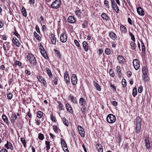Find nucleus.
Returning a JSON list of instances; mask_svg holds the SVG:
<instances>
[{
	"label": "nucleus",
	"mask_w": 152,
	"mask_h": 152,
	"mask_svg": "<svg viewBox=\"0 0 152 152\" xmlns=\"http://www.w3.org/2000/svg\"><path fill=\"white\" fill-rule=\"evenodd\" d=\"M142 119L139 117H137L135 121L136 125L135 132L136 133H138L141 131Z\"/></svg>",
	"instance_id": "nucleus-1"
},
{
	"label": "nucleus",
	"mask_w": 152,
	"mask_h": 152,
	"mask_svg": "<svg viewBox=\"0 0 152 152\" xmlns=\"http://www.w3.org/2000/svg\"><path fill=\"white\" fill-rule=\"evenodd\" d=\"M27 59L31 64L33 65H36L37 62L35 56L32 54L29 53L27 56Z\"/></svg>",
	"instance_id": "nucleus-2"
},
{
	"label": "nucleus",
	"mask_w": 152,
	"mask_h": 152,
	"mask_svg": "<svg viewBox=\"0 0 152 152\" xmlns=\"http://www.w3.org/2000/svg\"><path fill=\"white\" fill-rule=\"evenodd\" d=\"M107 120L109 123H113L116 120L115 116L113 114H109L107 116Z\"/></svg>",
	"instance_id": "nucleus-3"
},
{
	"label": "nucleus",
	"mask_w": 152,
	"mask_h": 152,
	"mask_svg": "<svg viewBox=\"0 0 152 152\" xmlns=\"http://www.w3.org/2000/svg\"><path fill=\"white\" fill-rule=\"evenodd\" d=\"M60 0H56L50 5L51 7L54 9H57L59 7L60 4Z\"/></svg>",
	"instance_id": "nucleus-4"
},
{
	"label": "nucleus",
	"mask_w": 152,
	"mask_h": 152,
	"mask_svg": "<svg viewBox=\"0 0 152 152\" xmlns=\"http://www.w3.org/2000/svg\"><path fill=\"white\" fill-rule=\"evenodd\" d=\"M60 41L61 42L64 43L67 40V37L65 33H64L61 34L60 36Z\"/></svg>",
	"instance_id": "nucleus-5"
},
{
	"label": "nucleus",
	"mask_w": 152,
	"mask_h": 152,
	"mask_svg": "<svg viewBox=\"0 0 152 152\" xmlns=\"http://www.w3.org/2000/svg\"><path fill=\"white\" fill-rule=\"evenodd\" d=\"M117 59L119 63L121 65L124 64L125 62V58L122 56L119 55L117 57Z\"/></svg>",
	"instance_id": "nucleus-6"
},
{
	"label": "nucleus",
	"mask_w": 152,
	"mask_h": 152,
	"mask_svg": "<svg viewBox=\"0 0 152 152\" xmlns=\"http://www.w3.org/2000/svg\"><path fill=\"white\" fill-rule=\"evenodd\" d=\"M133 66L135 69L137 70L140 67V64L137 59H135L133 61Z\"/></svg>",
	"instance_id": "nucleus-7"
},
{
	"label": "nucleus",
	"mask_w": 152,
	"mask_h": 152,
	"mask_svg": "<svg viewBox=\"0 0 152 152\" xmlns=\"http://www.w3.org/2000/svg\"><path fill=\"white\" fill-rule=\"evenodd\" d=\"M78 130L81 136L84 137L85 136V132L83 128L81 126H78Z\"/></svg>",
	"instance_id": "nucleus-8"
},
{
	"label": "nucleus",
	"mask_w": 152,
	"mask_h": 152,
	"mask_svg": "<svg viewBox=\"0 0 152 152\" xmlns=\"http://www.w3.org/2000/svg\"><path fill=\"white\" fill-rule=\"evenodd\" d=\"M71 81L73 85H76L77 83V78L76 75L73 74L71 77Z\"/></svg>",
	"instance_id": "nucleus-9"
},
{
	"label": "nucleus",
	"mask_w": 152,
	"mask_h": 152,
	"mask_svg": "<svg viewBox=\"0 0 152 152\" xmlns=\"http://www.w3.org/2000/svg\"><path fill=\"white\" fill-rule=\"evenodd\" d=\"M49 37L52 44L56 45V38L55 35L51 33Z\"/></svg>",
	"instance_id": "nucleus-10"
},
{
	"label": "nucleus",
	"mask_w": 152,
	"mask_h": 152,
	"mask_svg": "<svg viewBox=\"0 0 152 152\" xmlns=\"http://www.w3.org/2000/svg\"><path fill=\"white\" fill-rule=\"evenodd\" d=\"M64 79L66 83L68 84L70 83V79L68 72L66 71L64 74Z\"/></svg>",
	"instance_id": "nucleus-11"
},
{
	"label": "nucleus",
	"mask_w": 152,
	"mask_h": 152,
	"mask_svg": "<svg viewBox=\"0 0 152 152\" xmlns=\"http://www.w3.org/2000/svg\"><path fill=\"white\" fill-rule=\"evenodd\" d=\"M61 140L62 147H64V150L68 152L67 145L65 140L62 138L61 139Z\"/></svg>",
	"instance_id": "nucleus-12"
},
{
	"label": "nucleus",
	"mask_w": 152,
	"mask_h": 152,
	"mask_svg": "<svg viewBox=\"0 0 152 152\" xmlns=\"http://www.w3.org/2000/svg\"><path fill=\"white\" fill-rule=\"evenodd\" d=\"M68 21L71 23H74L76 21V18L73 16H70L67 19Z\"/></svg>",
	"instance_id": "nucleus-13"
},
{
	"label": "nucleus",
	"mask_w": 152,
	"mask_h": 152,
	"mask_svg": "<svg viewBox=\"0 0 152 152\" xmlns=\"http://www.w3.org/2000/svg\"><path fill=\"white\" fill-rule=\"evenodd\" d=\"M17 115L15 113L12 114L10 117V119L12 123H14L15 120L17 119Z\"/></svg>",
	"instance_id": "nucleus-14"
},
{
	"label": "nucleus",
	"mask_w": 152,
	"mask_h": 152,
	"mask_svg": "<svg viewBox=\"0 0 152 152\" xmlns=\"http://www.w3.org/2000/svg\"><path fill=\"white\" fill-rule=\"evenodd\" d=\"M12 41L13 42L15 45L17 47H19L20 45V43L18 40L15 37H13L12 39Z\"/></svg>",
	"instance_id": "nucleus-15"
},
{
	"label": "nucleus",
	"mask_w": 152,
	"mask_h": 152,
	"mask_svg": "<svg viewBox=\"0 0 152 152\" xmlns=\"http://www.w3.org/2000/svg\"><path fill=\"white\" fill-rule=\"evenodd\" d=\"M137 12L138 14L141 15L143 16L144 15V12L142 10L141 7H139L137 8Z\"/></svg>",
	"instance_id": "nucleus-16"
},
{
	"label": "nucleus",
	"mask_w": 152,
	"mask_h": 152,
	"mask_svg": "<svg viewBox=\"0 0 152 152\" xmlns=\"http://www.w3.org/2000/svg\"><path fill=\"white\" fill-rule=\"evenodd\" d=\"M145 144L147 149H149L150 147V143L148 138L145 139Z\"/></svg>",
	"instance_id": "nucleus-17"
},
{
	"label": "nucleus",
	"mask_w": 152,
	"mask_h": 152,
	"mask_svg": "<svg viewBox=\"0 0 152 152\" xmlns=\"http://www.w3.org/2000/svg\"><path fill=\"white\" fill-rule=\"evenodd\" d=\"M109 36L110 38L114 40L116 39L117 37L116 34L114 32H111L110 33Z\"/></svg>",
	"instance_id": "nucleus-18"
},
{
	"label": "nucleus",
	"mask_w": 152,
	"mask_h": 152,
	"mask_svg": "<svg viewBox=\"0 0 152 152\" xmlns=\"http://www.w3.org/2000/svg\"><path fill=\"white\" fill-rule=\"evenodd\" d=\"M66 107L68 111H69L71 113H72L73 112V111L72 108L69 104L67 103L66 104Z\"/></svg>",
	"instance_id": "nucleus-19"
},
{
	"label": "nucleus",
	"mask_w": 152,
	"mask_h": 152,
	"mask_svg": "<svg viewBox=\"0 0 152 152\" xmlns=\"http://www.w3.org/2000/svg\"><path fill=\"white\" fill-rule=\"evenodd\" d=\"M83 48L85 50L87 51L88 49V44L87 43L86 41H84L83 42Z\"/></svg>",
	"instance_id": "nucleus-20"
},
{
	"label": "nucleus",
	"mask_w": 152,
	"mask_h": 152,
	"mask_svg": "<svg viewBox=\"0 0 152 152\" xmlns=\"http://www.w3.org/2000/svg\"><path fill=\"white\" fill-rule=\"evenodd\" d=\"M116 69L117 72L118 74L119 77H121L122 75V74L121 73L120 67L119 66H117L116 67Z\"/></svg>",
	"instance_id": "nucleus-21"
},
{
	"label": "nucleus",
	"mask_w": 152,
	"mask_h": 152,
	"mask_svg": "<svg viewBox=\"0 0 152 152\" xmlns=\"http://www.w3.org/2000/svg\"><path fill=\"white\" fill-rule=\"evenodd\" d=\"M2 118L6 124H8L9 123V121L7 117L5 115H2Z\"/></svg>",
	"instance_id": "nucleus-22"
},
{
	"label": "nucleus",
	"mask_w": 152,
	"mask_h": 152,
	"mask_svg": "<svg viewBox=\"0 0 152 152\" xmlns=\"http://www.w3.org/2000/svg\"><path fill=\"white\" fill-rule=\"evenodd\" d=\"M79 103L81 104L82 105L85 106L86 104V102L85 101L84 99L82 97L80 98L79 100Z\"/></svg>",
	"instance_id": "nucleus-23"
},
{
	"label": "nucleus",
	"mask_w": 152,
	"mask_h": 152,
	"mask_svg": "<svg viewBox=\"0 0 152 152\" xmlns=\"http://www.w3.org/2000/svg\"><path fill=\"white\" fill-rule=\"evenodd\" d=\"M40 52L41 53L42 55V56L44 57L45 58H48V56L47 54L45 52V51L44 50H40Z\"/></svg>",
	"instance_id": "nucleus-24"
},
{
	"label": "nucleus",
	"mask_w": 152,
	"mask_h": 152,
	"mask_svg": "<svg viewBox=\"0 0 152 152\" xmlns=\"http://www.w3.org/2000/svg\"><path fill=\"white\" fill-rule=\"evenodd\" d=\"M46 72L47 74L50 77H52V74L50 69L48 68H46Z\"/></svg>",
	"instance_id": "nucleus-25"
},
{
	"label": "nucleus",
	"mask_w": 152,
	"mask_h": 152,
	"mask_svg": "<svg viewBox=\"0 0 152 152\" xmlns=\"http://www.w3.org/2000/svg\"><path fill=\"white\" fill-rule=\"evenodd\" d=\"M75 14L78 17H80L82 13L81 10H79L75 11Z\"/></svg>",
	"instance_id": "nucleus-26"
},
{
	"label": "nucleus",
	"mask_w": 152,
	"mask_h": 152,
	"mask_svg": "<svg viewBox=\"0 0 152 152\" xmlns=\"http://www.w3.org/2000/svg\"><path fill=\"white\" fill-rule=\"evenodd\" d=\"M62 119L64 124L66 126H68L69 125L68 121L65 117H64L62 118Z\"/></svg>",
	"instance_id": "nucleus-27"
},
{
	"label": "nucleus",
	"mask_w": 152,
	"mask_h": 152,
	"mask_svg": "<svg viewBox=\"0 0 152 152\" xmlns=\"http://www.w3.org/2000/svg\"><path fill=\"white\" fill-rule=\"evenodd\" d=\"M142 72L143 75H146L148 72V69L145 67H143L142 68Z\"/></svg>",
	"instance_id": "nucleus-28"
},
{
	"label": "nucleus",
	"mask_w": 152,
	"mask_h": 152,
	"mask_svg": "<svg viewBox=\"0 0 152 152\" xmlns=\"http://www.w3.org/2000/svg\"><path fill=\"white\" fill-rule=\"evenodd\" d=\"M9 144H10V149H13V147L12 145V144L10 142H9L8 141H7V143L5 145V147L7 148V149H9Z\"/></svg>",
	"instance_id": "nucleus-29"
},
{
	"label": "nucleus",
	"mask_w": 152,
	"mask_h": 152,
	"mask_svg": "<svg viewBox=\"0 0 152 152\" xmlns=\"http://www.w3.org/2000/svg\"><path fill=\"white\" fill-rule=\"evenodd\" d=\"M37 114V117L39 118H41L43 115L42 112L40 111H38Z\"/></svg>",
	"instance_id": "nucleus-30"
},
{
	"label": "nucleus",
	"mask_w": 152,
	"mask_h": 152,
	"mask_svg": "<svg viewBox=\"0 0 152 152\" xmlns=\"http://www.w3.org/2000/svg\"><path fill=\"white\" fill-rule=\"evenodd\" d=\"M34 35L36 38L38 40H41V39L40 36L36 32H34Z\"/></svg>",
	"instance_id": "nucleus-31"
},
{
	"label": "nucleus",
	"mask_w": 152,
	"mask_h": 152,
	"mask_svg": "<svg viewBox=\"0 0 152 152\" xmlns=\"http://www.w3.org/2000/svg\"><path fill=\"white\" fill-rule=\"evenodd\" d=\"M137 89L134 87L133 88L132 91V95L134 97L137 95Z\"/></svg>",
	"instance_id": "nucleus-32"
},
{
	"label": "nucleus",
	"mask_w": 152,
	"mask_h": 152,
	"mask_svg": "<svg viewBox=\"0 0 152 152\" xmlns=\"http://www.w3.org/2000/svg\"><path fill=\"white\" fill-rule=\"evenodd\" d=\"M22 12L23 14V15L26 17L27 16V13L26 10L24 7H22Z\"/></svg>",
	"instance_id": "nucleus-33"
},
{
	"label": "nucleus",
	"mask_w": 152,
	"mask_h": 152,
	"mask_svg": "<svg viewBox=\"0 0 152 152\" xmlns=\"http://www.w3.org/2000/svg\"><path fill=\"white\" fill-rule=\"evenodd\" d=\"M120 28L121 31L125 32L126 31V27L123 25H121Z\"/></svg>",
	"instance_id": "nucleus-34"
},
{
	"label": "nucleus",
	"mask_w": 152,
	"mask_h": 152,
	"mask_svg": "<svg viewBox=\"0 0 152 152\" xmlns=\"http://www.w3.org/2000/svg\"><path fill=\"white\" fill-rule=\"evenodd\" d=\"M101 16L103 19L105 20H107L108 19V17L105 13L102 14Z\"/></svg>",
	"instance_id": "nucleus-35"
},
{
	"label": "nucleus",
	"mask_w": 152,
	"mask_h": 152,
	"mask_svg": "<svg viewBox=\"0 0 152 152\" xmlns=\"http://www.w3.org/2000/svg\"><path fill=\"white\" fill-rule=\"evenodd\" d=\"M94 86L96 87L97 90H98L99 91H101V88L100 86L98 85V84L96 82H94Z\"/></svg>",
	"instance_id": "nucleus-36"
},
{
	"label": "nucleus",
	"mask_w": 152,
	"mask_h": 152,
	"mask_svg": "<svg viewBox=\"0 0 152 152\" xmlns=\"http://www.w3.org/2000/svg\"><path fill=\"white\" fill-rule=\"evenodd\" d=\"M53 129L56 133H58V130L60 129L58 128L56 125H53Z\"/></svg>",
	"instance_id": "nucleus-37"
},
{
	"label": "nucleus",
	"mask_w": 152,
	"mask_h": 152,
	"mask_svg": "<svg viewBox=\"0 0 152 152\" xmlns=\"http://www.w3.org/2000/svg\"><path fill=\"white\" fill-rule=\"evenodd\" d=\"M45 144L46 145V150L47 151L50 148V142L49 141H45Z\"/></svg>",
	"instance_id": "nucleus-38"
},
{
	"label": "nucleus",
	"mask_w": 152,
	"mask_h": 152,
	"mask_svg": "<svg viewBox=\"0 0 152 152\" xmlns=\"http://www.w3.org/2000/svg\"><path fill=\"white\" fill-rule=\"evenodd\" d=\"M54 50L55 52V53L56 54L57 56L59 58H60L61 57V55L60 54V52L58 50L55 49H54Z\"/></svg>",
	"instance_id": "nucleus-39"
},
{
	"label": "nucleus",
	"mask_w": 152,
	"mask_h": 152,
	"mask_svg": "<svg viewBox=\"0 0 152 152\" xmlns=\"http://www.w3.org/2000/svg\"><path fill=\"white\" fill-rule=\"evenodd\" d=\"M74 43H75L76 45L80 49H81V47H80V44L78 41L75 39L74 40Z\"/></svg>",
	"instance_id": "nucleus-40"
},
{
	"label": "nucleus",
	"mask_w": 152,
	"mask_h": 152,
	"mask_svg": "<svg viewBox=\"0 0 152 152\" xmlns=\"http://www.w3.org/2000/svg\"><path fill=\"white\" fill-rule=\"evenodd\" d=\"M122 84L123 87H125L126 86V82L125 79H123L122 80Z\"/></svg>",
	"instance_id": "nucleus-41"
},
{
	"label": "nucleus",
	"mask_w": 152,
	"mask_h": 152,
	"mask_svg": "<svg viewBox=\"0 0 152 152\" xmlns=\"http://www.w3.org/2000/svg\"><path fill=\"white\" fill-rule=\"evenodd\" d=\"M130 45L131 47V48L135 50V43L134 42H132L130 44Z\"/></svg>",
	"instance_id": "nucleus-42"
},
{
	"label": "nucleus",
	"mask_w": 152,
	"mask_h": 152,
	"mask_svg": "<svg viewBox=\"0 0 152 152\" xmlns=\"http://www.w3.org/2000/svg\"><path fill=\"white\" fill-rule=\"evenodd\" d=\"M21 141L22 142L24 147L26 148V142L25 139L24 138H21Z\"/></svg>",
	"instance_id": "nucleus-43"
},
{
	"label": "nucleus",
	"mask_w": 152,
	"mask_h": 152,
	"mask_svg": "<svg viewBox=\"0 0 152 152\" xmlns=\"http://www.w3.org/2000/svg\"><path fill=\"white\" fill-rule=\"evenodd\" d=\"M38 138L41 140H42L44 138V135L41 133H39L38 135Z\"/></svg>",
	"instance_id": "nucleus-44"
},
{
	"label": "nucleus",
	"mask_w": 152,
	"mask_h": 152,
	"mask_svg": "<svg viewBox=\"0 0 152 152\" xmlns=\"http://www.w3.org/2000/svg\"><path fill=\"white\" fill-rule=\"evenodd\" d=\"M44 19L43 17L41 16L39 19V20L38 21L40 23L41 25L43 24L44 23Z\"/></svg>",
	"instance_id": "nucleus-45"
},
{
	"label": "nucleus",
	"mask_w": 152,
	"mask_h": 152,
	"mask_svg": "<svg viewBox=\"0 0 152 152\" xmlns=\"http://www.w3.org/2000/svg\"><path fill=\"white\" fill-rule=\"evenodd\" d=\"M113 8L116 11V13H118L119 12V9L117 5L114 6V8Z\"/></svg>",
	"instance_id": "nucleus-46"
},
{
	"label": "nucleus",
	"mask_w": 152,
	"mask_h": 152,
	"mask_svg": "<svg viewBox=\"0 0 152 152\" xmlns=\"http://www.w3.org/2000/svg\"><path fill=\"white\" fill-rule=\"evenodd\" d=\"M105 53L107 55H109L111 53V50L110 48H106L105 50Z\"/></svg>",
	"instance_id": "nucleus-47"
},
{
	"label": "nucleus",
	"mask_w": 152,
	"mask_h": 152,
	"mask_svg": "<svg viewBox=\"0 0 152 152\" xmlns=\"http://www.w3.org/2000/svg\"><path fill=\"white\" fill-rule=\"evenodd\" d=\"M129 35L131 37V39L134 42L135 41V39L134 35L130 32H129Z\"/></svg>",
	"instance_id": "nucleus-48"
},
{
	"label": "nucleus",
	"mask_w": 152,
	"mask_h": 152,
	"mask_svg": "<svg viewBox=\"0 0 152 152\" xmlns=\"http://www.w3.org/2000/svg\"><path fill=\"white\" fill-rule=\"evenodd\" d=\"M86 108L85 106H83L81 108V111L83 114H84L86 112Z\"/></svg>",
	"instance_id": "nucleus-49"
},
{
	"label": "nucleus",
	"mask_w": 152,
	"mask_h": 152,
	"mask_svg": "<svg viewBox=\"0 0 152 152\" xmlns=\"http://www.w3.org/2000/svg\"><path fill=\"white\" fill-rule=\"evenodd\" d=\"M37 78L39 81L41 82H42L44 79L42 78V77L40 75L38 76H37Z\"/></svg>",
	"instance_id": "nucleus-50"
},
{
	"label": "nucleus",
	"mask_w": 152,
	"mask_h": 152,
	"mask_svg": "<svg viewBox=\"0 0 152 152\" xmlns=\"http://www.w3.org/2000/svg\"><path fill=\"white\" fill-rule=\"evenodd\" d=\"M13 34L15 35L18 38H20V35L18 33L16 29H15V31L13 32Z\"/></svg>",
	"instance_id": "nucleus-51"
},
{
	"label": "nucleus",
	"mask_w": 152,
	"mask_h": 152,
	"mask_svg": "<svg viewBox=\"0 0 152 152\" xmlns=\"http://www.w3.org/2000/svg\"><path fill=\"white\" fill-rule=\"evenodd\" d=\"M50 118L51 120L53 121V122H56V118L53 115V114H52L51 115V117H50Z\"/></svg>",
	"instance_id": "nucleus-52"
},
{
	"label": "nucleus",
	"mask_w": 152,
	"mask_h": 152,
	"mask_svg": "<svg viewBox=\"0 0 152 152\" xmlns=\"http://www.w3.org/2000/svg\"><path fill=\"white\" fill-rule=\"evenodd\" d=\"M109 73L111 76L112 77H113L114 76V73L112 69H111L110 70Z\"/></svg>",
	"instance_id": "nucleus-53"
},
{
	"label": "nucleus",
	"mask_w": 152,
	"mask_h": 152,
	"mask_svg": "<svg viewBox=\"0 0 152 152\" xmlns=\"http://www.w3.org/2000/svg\"><path fill=\"white\" fill-rule=\"evenodd\" d=\"M104 4L106 5V6H107V7L108 9L109 8V4L108 1L106 0H105L104 2Z\"/></svg>",
	"instance_id": "nucleus-54"
},
{
	"label": "nucleus",
	"mask_w": 152,
	"mask_h": 152,
	"mask_svg": "<svg viewBox=\"0 0 152 152\" xmlns=\"http://www.w3.org/2000/svg\"><path fill=\"white\" fill-rule=\"evenodd\" d=\"M58 107L61 110L62 109L63 107V104L60 101H58Z\"/></svg>",
	"instance_id": "nucleus-55"
},
{
	"label": "nucleus",
	"mask_w": 152,
	"mask_h": 152,
	"mask_svg": "<svg viewBox=\"0 0 152 152\" xmlns=\"http://www.w3.org/2000/svg\"><path fill=\"white\" fill-rule=\"evenodd\" d=\"M14 64H15V65L17 66V65H18L19 66H20L22 65L21 63L20 62V61H16L15 62Z\"/></svg>",
	"instance_id": "nucleus-56"
},
{
	"label": "nucleus",
	"mask_w": 152,
	"mask_h": 152,
	"mask_svg": "<svg viewBox=\"0 0 152 152\" xmlns=\"http://www.w3.org/2000/svg\"><path fill=\"white\" fill-rule=\"evenodd\" d=\"M111 1L112 8H114V6H115L117 4L114 0H111Z\"/></svg>",
	"instance_id": "nucleus-57"
},
{
	"label": "nucleus",
	"mask_w": 152,
	"mask_h": 152,
	"mask_svg": "<svg viewBox=\"0 0 152 152\" xmlns=\"http://www.w3.org/2000/svg\"><path fill=\"white\" fill-rule=\"evenodd\" d=\"M7 96L8 98L10 99H12V94L11 93H9L7 94Z\"/></svg>",
	"instance_id": "nucleus-58"
},
{
	"label": "nucleus",
	"mask_w": 152,
	"mask_h": 152,
	"mask_svg": "<svg viewBox=\"0 0 152 152\" xmlns=\"http://www.w3.org/2000/svg\"><path fill=\"white\" fill-rule=\"evenodd\" d=\"M143 90V87L142 86L140 87L138 89V92L139 93H141Z\"/></svg>",
	"instance_id": "nucleus-59"
},
{
	"label": "nucleus",
	"mask_w": 152,
	"mask_h": 152,
	"mask_svg": "<svg viewBox=\"0 0 152 152\" xmlns=\"http://www.w3.org/2000/svg\"><path fill=\"white\" fill-rule=\"evenodd\" d=\"M71 99L73 103H77L76 99L74 98L73 96H72L71 97Z\"/></svg>",
	"instance_id": "nucleus-60"
},
{
	"label": "nucleus",
	"mask_w": 152,
	"mask_h": 152,
	"mask_svg": "<svg viewBox=\"0 0 152 152\" xmlns=\"http://www.w3.org/2000/svg\"><path fill=\"white\" fill-rule=\"evenodd\" d=\"M35 123L38 126H39L40 124V120H39L37 119V118H36L35 119Z\"/></svg>",
	"instance_id": "nucleus-61"
},
{
	"label": "nucleus",
	"mask_w": 152,
	"mask_h": 152,
	"mask_svg": "<svg viewBox=\"0 0 152 152\" xmlns=\"http://www.w3.org/2000/svg\"><path fill=\"white\" fill-rule=\"evenodd\" d=\"M144 76L143 77L145 81H147L148 80V77L147 75H143Z\"/></svg>",
	"instance_id": "nucleus-62"
},
{
	"label": "nucleus",
	"mask_w": 152,
	"mask_h": 152,
	"mask_svg": "<svg viewBox=\"0 0 152 152\" xmlns=\"http://www.w3.org/2000/svg\"><path fill=\"white\" fill-rule=\"evenodd\" d=\"M53 82L55 85L57 84V79L56 77H55L54 79L53 80Z\"/></svg>",
	"instance_id": "nucleus-63"
},
{
	"label": "nucleus",
	"mask_w": 152,
	"mask_h": 152,
	"mask_svg": "<svg viewBox=\"0 0 152 152\" xmlns=\"http://www.w3.org/2000/svg\"><path fill=\"white\" fill-rule=\"evenodd\" d=\"M132 73L130 71H128L127 72V75L128 77H130L132 75Z\"/></svg>",
	"instance_id": "nucleus-64"
}]
</instances>
